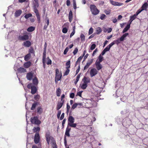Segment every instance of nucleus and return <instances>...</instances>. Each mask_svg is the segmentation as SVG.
<instances>
[{
	"label": "nucleus",
	"mask_w": 148,
	"mask_h": 148,
	"mask_svg": "<svg viewBox=\"0 0 148 148\" xmlns=\"http://www.w3.org/2000/svg\"><path fill=\"white\" fill-rule=\"evenodd\" d=\"M79 78H80V75H78L75 81L74 82V83L75 84H76L77 83V82L79 80Z\"/></svg>",
	"instance_id": "nucleus-43"
},
{
	"label": "nucleus",
	"mask_w": 148,
	"mask_h": 148,
	"mask_svg": "<svg viewBox=\"0 0 148 148\" xmlns=\"http://www.w3.org/2000/svg\"><path fill=\"white\" fill-rule=\"evenodd\" d=\"M106 15L104 14H102L101 15L100 18L101 20H103L104 19Z\"/></svg>",
	"instance_id": "nucleus-52"
},
{
	"label": "nucleus",
	"mask_w": 148,
	"mask_h": 148,
	"mask_svg": "<svg viewBox=\"0 0 148 148\" xmlns=\"http://www.w3.org/2000/svg\"><path fill=\"white\" fill-rule=\"evenodd\" d=\"M68 30V29H67L66 27H64L62 29V32L63 33L66 34Z\"/></svg>",
	"instance_id": "nucleus-42"
},
{
	"label": "nucleus",
	"mask_w": 148,
	"mask_h": 148,
	"mask_svg": "<svg viewBox=\"0 0 148 148\" xmlns=\"http://www.w3.org/2000/svg\"><path fill=\"white\" fill-rule=\"evenodd\" d=\"M70 61H69L68 62H67L66 63V65L67 66V67H66V68H69L70 66Z\"/></svg>",
	"instance_id": "nucleus-45"
},
{
	"label": "nucleus",
	"mask_w": 148,
	"mask_h": 148,
	"mask_svg": "<svg viewBox=\"0 0 148 148\" xmlns=\"http://www.w3.org/2000/svg\"><path fill=\"white\" fill-rule=\"evenodd\" d=\"M31 65V62L30 61L26 62L24 64V67L25 68H29Z\"/></svg>",
	"instance_id": "nucleus-26"
},
{
	"label": "nucleus",
	"mask_w": 148,
	"mask_h": 148,
	"mask_svg": "<svg viewBox=\"0 0 148 148\" xmlns=\"http://www.w3.org/2000/svg\"><path fill=\"white\" fill-rule=\"evenodd\" d=\"M30 119L31 122L33 124L39 125L41 123V121L38 119V117L36 116L32 117Z\"/></svg>",
	"instance_id": "nucleus-8"
},
{
	"label": "nucleus",
	"mask_w": 148,
	"mask_h": 148,
	"mask_svg": "<svg viewBox=\"0 0 148 148\" xmlns=\"http://www.w3.org/2000/svg\"><path fill=\"white\" fill-rule=\"evenodd\" d=\"M47 64H48V65H49V64H51V60L49 59L47 63Z\"/></svg>",
	"instance_id": "nucleus-57"
},
{
	"label": "nucleus",
	"mask_w": 148,
	"mask_h": 148,
	"mask_svg": "<svg viewBox=\"0 0 148 148\" xmlns=\"http://www.w3.org/2000/svg\"><path fill=\"white\" fill-rule=\"evenodd\" d=\"M73 6L74 9L76 10L77 8V7L75 0H73Z\"/></svg>",
	"instance_id": "nucleus-48"
},
{
	"label": "nucleus",
	"mask_w": 148,
	"mask_h": 148,
	"mask_svg": "<svg viewBox=\"0 0 148 148\" xmlns=\"http://www.w3.org/2000/svg\"><path fill=\"white\" fill-rule=\"evenodd\" d=\"M82 81L83 82H84V83L87 84L88 83H89L90 82V80L89 78L84 77V78L83 79Z\"/></svg>",
	"instance_id": "nucleus-21"
},
{
	"label": "nucleus",
	"mask_w": 148,
	"mask_h": 148,
	"mask_svg": "<svg viewBox=\"0 0 148 148\" xmlns=\"http://www.w3.org/2000/svg\"><path fill=\"white\" fill-rule=\"evenodd\" d=\"M87 86V84L85 83H84V82H83L81 84L80 86V88L83 89H85Z\"/></svg>",
	"instance_id": "nucleus-19"
},
{
	"label": "nucleus",
	"mask_w": 148,
	"mask_h": 148,
	"mask_svg": "<svg viewBox=\"0 0 148 148\" xmlns=\"http://www.w3.org/2000/svg\"><path fill=\"white\" fill-rule=\"evenodd\" d=\"M96 47V45L94 44H92L90 47V49L91 50H93Z\"/></svg>",
	"instance_id": "nucleus-49"
},
{
	"label": "nucleus",
	"mask_w": 148,
	"mask_h": 148,
	"mask_svg": "<svg viewBox=\"0 0 148 148\" xmlns=\"http://www.w3.org/2000/svg\"><path fill=\"white\" fill-rule=\"evenodd\" d=\"M33 84L35 86L37 85L38 84V80L36 77H34L32 79Z\"/></svg>",
	"instance_id": "nucleus-22"
},
{
	"label": "nucleus",
	"mask_w": 148,
	"mask_h": 148,
	"mask_svg": "<svg viewBox=\"0 0 148 148\" xmlns=\"http://www.w3.org/2000/svg\"><path fill=\"white\" fill-rule=\"evenodd\" d=\"M148 6V5L147 3H145L142 5V10H145L147 8V6Z\"/></svg>",
	"instance_id": "nucleus-30"
},
{
	"label": "nucleus",
	"mask_w": 148,
	"mask_h": 148,
	"mask_svg": "<svg viewBox=\"0 0 148 148\" xmlns=\"http://www.w3.org/2000/svg\"><path fill=\"white\" fill-rule=\"evenodd\" d=\"M32 16V15L31 14H28L25 15V17L26 19H27L31 17Z\"/></svg>",
	"instance_id": "nucleus-46"
},
{
	"label": "nucleus",
	"mask_w": 148,
	"mask_h": 148,
	"mask_svg": "<svg viewBox=\"0 0 148 148\" xmlns=\"http://www.w3.org/2000/svg\"><path fill=\"white\" fill-rule=\"evenodd\" d=\"M64 145L65 146H66L67 145V142H66V138L65 136H64Z\"/></svg>",
	"instance_id": "nucleus-61"
},
{
	"label": "nucleus",
	"mask_w": 148,
	"mask_h": 148,
	"mask_svg": "<svg viewBox=\"0 0 148 148\" xmlns=\"http://www.w3.org/2000/svg\"><path fill=\"white\" fill-rule=\"evenodd\" d=\"M62 76V73L61 71H60L58 69L56 70V77L55 81L56 83L58 81H60Z\"/></svg>",
	"instance_id": "nucleus-5"
},
{
	"label": "nucleus",
	"mask_w": 148,
	"mask_h": 148,
	"mask_svg": "<svg viewBox=\"0 0 148 148\" xmlns=\"http://www.w3.org/2000/svg\"><path fill=\"white\" fill-rule=\"evenodd\" d=\"M31 45V42L28 40L26 41L23 43V45L27 47H29Z\"/></svg>",
	"instance_id": "nucleus-20"
},
{
	"label": "nucleus",
	"mask_w": 148,
	"mask_h": 148,
	"mask_svg": "<svg viewBox=\"0 0 148 148\" xmlns=\"http://www.w3.org/2000/svg\"><path fill=\"white\" fill-rule=\"evenodd\" d=\"M78 51V49L77 48H75L73 51V55H75L76 54Z\"/></svg>",
	"instance_id": "nucleus-51"
},
{
	"label": "nucleus",
	"mask_w": 148,
	"mask_h": 148,
	"mask_svg": "<svg viewBox=\"0 0 148 148\" xmlns=\"http://www.w3.org/2000/svg\"><path fill=\"white\" fill-rule=\"evenodd\" d=\"M110 2L112 5L115 6H121L123 5V3L115 1L112 0H109Z\"/></svg>",
	"instance_id": "nucleus-9"
},
{
	"label": "nucleus",
	"mask_w": 148,
	"mask_h": 148,
	"mask_svg": "<svg viewBox=\"0 0 148 148\" xmlns=\"http://www.w3.org/2000/svg\"><path fill=\"white\" fill-rule=\"evenodd\" d=\"M46 50H44L43 57H42V60H46Z\"/></svg>",
	"instance_id": "nucleus-39"
},
{
	"label": "nucleus",
	"mask_w": 148,
	"mask_h": 148,
	"mask_svg": "<svg viewBox=\"0 0 148 148\" xmlns=\"http://www.w3.org/2000/svg\"><path fill=\"white\" fill-rule=\"evenodd\" d=\"M27 87L28 88L31 90V93L32 94H34L36 92L37 90L36 88L32 83L29 84L27 86Z\"/></svg>",
	"instance_id": "nucleus-6"
},
{
	"label": "nucleus",
	"mask_w": 148,
	"mask_h": 148,
	"mask_svg": "<svg viewBox=\"0 0 148 148\" xmlns=\"http://www.w3.org/2000/svg\"><path fill=\"white\" fill-rule=\"evenodd\" d=\"M19 66L18 64L17 63H16L14 66V69L15 71H16L18 69V67Z\"/></svg>",
	"instance_id": "nucleus-38"
},
{
	"label": "nucleus",
	"mask_w": 148,
	"mask_h": 148,
	"mask_svg": "<svg viewBox=\"0 0 148 148\" xmlns=\"http://www.w3.org/2000/svg\"><path fill=\"white\" fill-rule=\"evenodd\" d=\"M103 57H102V56L101 55H100L99 56L98 59L96 60V62H97L99 63H101L103 61Z\"/></svg>",
	"instance_id": "nucleus-28"
},
{
	"label": "nucleus",
	"mask_w": 148,
	"mask_h": 148,
	"mask_svg": "<svg viewBox=\"0 0 148 148\" xmlns=\"http://www.w3.org/2000/svg\"><path fill=\"white\" fill-rule=\"evenodd\" d=\"M40 140V136L39 133H36L35 134L34 139V141L35 143L37 144L38 143L39 141Z\"/></svg>",
	"instance_id": "nucleus-11"
},
{
	"label": "nucleus",
	"mask_w": 148,
	"mask_h": 148,
	"mask_svg": "<svg viewBox=\"0 0 148 148\" xmlns=\"http://www.w3.org/2000/svg\"><path fill=\"white\" fill-rule=\"evenodd\" d=\"M98 73L97 69L95 68L91 69L90 72V74L91 77H93L96 75Z\"/></svg>",
	"instance_id": "nucleus-10"
},
{
	"label": "nucleus",
	"mask_w": 148,
	"mask_h": 148,
	"mask_svg": "<svg viewBox=\"0 0 148 148\" xmlns=\"http://www.w3.org/2000/svg\"><path fill=\"white\" fill-rule=\"evenodd\" d=\"M22 11L21 10H17L15 13V16L18 17L21 14Z\"/></svg>",
	"instance_id": "nucleus-25"
},
{
	"label": "nucleus",
	"mask_w": 148,
	"mask_h": 148,
	"mask_svg": "<svg viewBox=\"0 0 148 148\" xmlns=\"http://www.w3.org/2000/svg\"><path fill=\"white\" fill-rule=\"evenodd\" d=\"M31 57V54L30 53H28L24 57V59L26 61H28Z\"/></svg>",
	"instance_id": "nucleus-31"
},
{
	"label": "nucleus",
	"mask_w": 148,
	"mask_h": 148,
	"mask_svg": "<svg viewBox=\"0 0 148 148\" xmlns=\"http://www.w3.org/2000/svg\"><path fill=\"white\" fill-rule=\"evenodd\" d=\"M83 56H80L78 58V59L76 62V65L77 64L78 62H79L82 59Z\"/></svg>",
	"instance_id": "nucleus-47"
},
{
	"label": "nucleus",
	"mask_w": 148,
	"mask_h": 148,
	"mask_svg": "<svg viewBox=\"0 0 148 148\" xmlns=\"http://www.w3.org/2000/svg\"><path fill=\"white\" fill-rule=\"evenodd\" d=\"M69 126H67V127L66 128V131L67 132H70V131L71 130V128H69L68 127Z\"/></svg>",
	"instance_id": "nucleus-62"
},
{
	"label": "nucleus",
	"mask_w": 148,
	"mask_h": 148,
	"mask_svg": "<svg viewBox=\"0 0 148 148\" xmlns=\"http://www.w3.org/2000/svg\"><path fill=\"white\" fill-rule=\"evenodd\" d=\"M130 27V24H127V26L124 28V29L122 31V33H124L126 32H127Z\"/></svg>",
	"instance_id": "nucleus-23"
},
{
	"label": "nucleus",
	"mask_w": 148,
	"mask_h": 148,
	"mask_svg": "<svg viewBox=\"0 0 148 148\" xmlns=\"http://www.w3.org/2000/svg\"><path fill=\"white\" fill-rule=\"evenodd\" d=\"M34 12L35 13L38 22L40 23V15L38 12V10L37 8L39 6V4L38 2H35L34 3Z\"/></svg>",
	"instance_id": "nucleus-1"
},
{
	"label": "nucleus",
	"mask_w": 148,
	"mask_h": 148,
	"mask_svg": "<svg viewBox=\"0 0 148 148\" xmlns=\"http://www.w3.org/2000/svg\"><path fill=\"white\" fill-rule=\"evenodd\" d=\"M42 112V109L41 107H38L37 109V112L40 114Z\"/></svg>",
	"instance_id": "nucleus-40"
},
{
	"label": "nucleus",
	"mask_w": 148,
	"mask_h": 148,
	"mask_svg": "<svg viewBox=\"0 0 148 148\" xmlns=\"http://www.w3.org/2000/svg\"><path fill=\"white\" fill-rule=\"evenodd\" d=\"M86 102L87 104H88V107H95L97 106V103L92 99H87L86 100Z\"/></svg>",
	"instance_id": "nucleus-4"
},
{
	"label": "nucleus",
	"mask_w": 148,
	"mask_h": 148,
	"mask_svg": "<svg viewBox=\"0 0 148 148\" xmlns=\"http://www.w3.org/2000/svg\"><path fill=\"white\" fill-rule=\"evenodd\" d=\"M95 64L96 65V68L98 71H99L102 68V66L100 64V63L96 62Z\"/></svg>",
	"instance_id": "nucleus-14"
},
{
	"label": "nucleus",
	"mask_w": 148,
	"mask_h": 148,
	"mask_svg": "<svg viewBox=\"0 0 148 148\" xmlns=\"http://www.w3.org/2000/svg\"><path fill=\"white\" fill-rule=\"evenodd\" d=\"M69 49V48L68 47H67L64 50V54H66L67 53V52L68 51Z\"/></svg>",
	"instance_id": "nucleus-53"
},
{
	"label": "nucleus",
	"mask_w": 148,
	"mask_h": 148,
	"mask_svg": "<svg viewBox=\"0 0 148 148\" xmlns=\"http://www.w3.org/2000/svg\"><path fill=\"white\" fill-rule=\"evenodd\" d=\"M80 38L81 39V41L84 42L85 40V36L84 34H81L80 36Z\"/></svg>",
	"instance_id": "nucleus-33"
},
{
	"label": "nucleus",
	"mask_w": 148,
	"mask_h": 148,
	"mask_svg": "<svg viewBox=\"0 0 148 148\" xmlns=\"http://www.w3.org/2000/svg\"><path fill=\"white\" fill-rule=\"evenodd\" d=\"M35 29V27H31L28 28L27 31L29 32H32L34 31Z\"/></svg>",
	"instance_id": "nucleus-34"
},
{
	"label": "nucleus",
	"mask_w": 148,
	"mask_h": 148,
	"mask_svg": "<svg viewBox=\"0 0 148 148\" xmlns=\"http://www.w3.org/2000/svg\"><path fill=\"white\" fill-rule=\"evenodd\" d=\"M129 35V34L127 33H125L123 34L122 36L120 38V39L121 41H123L125 39V38H126Z\"/></svg>",
	"instance_id": "nucleus-24"
},
{
	"label": "nucleus",
	"mask_w": 148,
	"mask_h": 148,
	"mask_svg": "<svg viewBox=\"0 0 148 148\" xmlns=\"http://www.w3.org/2000/svg\"><path fill=\"white\" fill-rule=\"evenodd\" d=\"M67 69L64 73V75H68L69 73L70 70L69 68H66Z\"/></svg>",
	"instance_id": "nucleus-41"
},
{
	"label": "nucleus",
	"mask_w": 148,
	"mask_h": 148,
	"mask_svg": "<svg viewBox=\"0 0 148 148\" xmlns=\"http://www.w3.org/2000/svg\"><path fill=\"white\" fill-rule=\"evenodd\" d=\"M45 137L46 139L48 145L50 144H53L55 143V141L52 136L50 135V133L49 132L46 133L45 135Z\"/></svg>",
	"instance_id": "nucleus-2"
},
{
	"label": "nucleus",
	"mask_w": 148,
	"mask_h": 148,
	"mask_svg": "<svg viewBox=\"0 0 148 148\" xmlns=\"http://www.w3.org/2000/svg\"><path fill=\"white\" fill-rule=\"evenodd\" d=\"M90 8L92 14L96 15L99 13V11L95 5H90Z\"/></svg>",
	"instance_id": "nucleus-7"
},
{
	"label": "nucleus",
	"mask_w": 148,
	"mask_h": 148,
	"mask_svg": "<svg viewBox=\"0 0 148 148\" xmlns=\"http://www.w3.org/2000/svg\"><path fill=\"white\" fill-rule=\"evenodd\" d=\"M93 32V29L92 27H90L89 30L88 34L89 35L91 34Z\"/></svg>",
	"instance_id": "nucleus-50"
},
{
	"label": "nucleus",
	"mask_w": 148,
	"mask_h": 148,
	"mask_svg": "<svg viewBox=\"0 0 148 148\" xmlns=\"http://www.w3.org/2000/svg\"><path fill=\"white\" fill-rule=\"evenodd\" d=\"M103 30L105 32H107L108 33H109L111 32L112 29L111 28H104Z\"/></svg>",
	"instance_id": "nucleus-29"
},
{
	"label": "nucleus",
	"mask_w": 148,
	"mask_h": 148,
	"mask_svg": "<svg viewBox=\"0 0 148 148\" xmlns=\"http://www.w3.org/2000/svg\"><path fill=\"white\" fill-rule=\"evenodd\" d=\"M136 17V14H134V15L130 16V19L129 20V23H128V24H130V25L131 24V23L134 20Z\"/></svg>",
	"instance_id": "nucleus-18"
},
{
	"label": "nucleus",
	"mask_w": 148,
	"mask_h": 148,
	"mask_svg": "<svg viewBox=\"0 0 148 148\" xmlns=\"http://www.w3.org/2000/svg\"><path fill=\"white\" fill-rule=\"evenodd\" d=\"M61 89L59 88H58L57 89L56 91V93L58 97L60 96L61 94Z\"/></svg>",
	"instance_id": "nucleus-32"
},
{
	"label": "nucleus",
	"mask_w": 148,
	"mask_h": 148,
	"mask_svg": "<svg viewBox=\"0 0 148 148\" xmlns=\"http://www.w3.org/2000/svg\"><path fill=\"white\" fill-rule=\"evenodd\" d=\"M67 111L68 112L69 111L70 107L69 105H68V104H67Z\"/></svg>",
	"instance_id": "nucleus-60"
},
{
	"label": "nucleus",
	"mask_w": 148,
	"mask_h": 148,
	"mask_svg": "<svg viewBox=\"0 0 148 148\" xmlns=\"http://www.w3.org/2000/svg\"><path fill=\"white\" fill-rule=\"evenodd\" d=\"M63 101L58 102L57 104L56 108L57 110H59L62 106Z\"/></svg>",
	"instance_id": "nucleus-16"
},
{
	"label": "nucleus",
	"mask_w": 148,
	"mask_h": 148,
	"mask_svg": "<svg viewBox=\"0 0 148 148\" xmlns=\"http://www.w3.org/2000/svg\"><path fill=\"white\" fill-rule=\"evenodd\" d=\"M69 21L71 22L72 21L73 18V14L71 10L70 11L69 15Z\"/></svg>",
	"instance_id": "nucleus-27"
},
{
	"label": "nucleus",
	"mask_w": 148,
	"mask_h": 148,
	"mask_svg": "<svg viewBox=\"0 0 148 148\" xmlns=\"http://www.w3.org/2000/svg\"><path fill=\"white\" fill-rule=\"evenodd\" d=\"M33 131L34 132H39L40 130V128L39 127H34L33 129Z\"/></svg>",
	"instance_id": "nucleus-35"
},
{
	"label": "nucleus",
	"mask_w": 148,
	"mask_h": 148,
	"mask_svg": "<svg viewBox=\"0 0 148 148\" xmlns=\"http://www.w3.org/2000/svg\"><path fill=\"white\" fill-rule=\"evenodd\" d=\"M37 105V103H33L32 106V107L31 108V110H34L35 108L36 107V106Z\"/></svg>",
	"instance_id": "nucleus-37"
},
{
	"label": "nucleus",
	"mask_w": 148,
	"mask_h": 148,
	"mask_svg": "<svg viewBox=\"0 0 148 148\" xmlns=\"http://www.w3.org/2000/svg\"><path fill=\"white\" fill-rule=\"evenodd\" d=\"M98 51V50L97 49H96L93 52L92 54V56H94L96 53Z\"/></svg>",
	"instance_id": "nucleus-64"
},
{
	"label": "nucleus",
	"mask_w": 148,
	"mask_h": 148,
	"mask_svg": "<svg viewBox=\"0 0 148 148\" xmlns=\"http://www.w3.org/2000/svg\"><path fill=\"white\" fill-rule=\"evenodd\" d=\"M19 40H25L29 39V36L27 35H25L23 36H19L18 37Z\"/></svg>",
	"instance_id": "nucleus-13"
},
{
	"label": "nucleus",
	"mask_w": 148,
	"mask_h": 148,
	"mask_svg": "<svg viewBox=\"0 0 148 148\" xmlns=\"http://www.w3.org/2000/svg\"><path fill=\"white\" fill-rule=\"evenodd\" d=\"M101 28L99 27L97 28V32L98 33V34H99L100 33H101Z\"/></svg>",
	"instance_id": "nucleus-58"
},
{
	"label": "nucleus",
	"mask_w": 148,
	"mask_h": 148,
	"mask_svg": "<svg viewBox=\"0 0 148 148\" xmlns=\"http://www.w3.org/2000/svg\"><path fill=\"white\" fill-rule=\"evenodd\" d=\"M121 41H122L121 40L120 38L118 39L117 40H115L113 42H114L115 44H116L118 45L120 43Z\"/></svg>",
	"instance_id": "nucleus-36"
},
{
	"label": "nucleus",
	"mask_w": 148,
	"mask_h": 148,
	"mask_svg": "<svg viewBox=\"0 0 148 148\" xmlns=\"http://www.w3.org/2000/svg\"><path fill=\"white\" fill-rule=\"evenodd\" d=\"M83 91H80L79 92H78L77 93V95L79 96L80 97H81L82 93Z\"/></svg>",
	"instance_id": "nucleus-55"
},
{
	"label": "nucleus",
	"mask_w": 148,
	"mask_h": 148,
	"mask_svg": "<svg viewBox=\"0 0 148 148\" xmlns=\"http://www.w3.org/2000/svg\"><path fill=\"white\" fill-rule=\"evenodd\" d=\"M115 43L114 42H112L110 44L108 45L104 49V50L106 52L109 50L110 48Z\"/></svg>",
	"instance_id": "nucleus-15"
},
{
	"label": "nucleus",
	"mask_w": 148,
	"mask_h": 148,
	"mask_svg": "<svg viewBox=\"0 0 148 148\" xmlns=\"http://www.w3.org/2000/svg\"><path fill=\"white\" fill-rule=\"evenodd\" d=\"M75 33V31H73L71 32L70 35V37L71 38L74 35Z\"/></svg>",
	"instance_id": "nucleus-63"
},
{
	"label": "nucleus",
	"mask_w": 148,
	"mask_h": 148,
	"mask_svg": "<svg viewBox=\"0 0 148 148\" xmlns=\"http://www.w3.org/2000/svg\"><path fill=\"white\" fill-rule=\"evenodd\" d=\"M77 106V103H75L74 104L71 108V110H73Z\"/></svg>",
	"instance_id": "nucleus-44"
},
{
	"label": "nucleus",
	"mask_w": 148,
	"mask_h": 148,
	"mask_svg": "<svg viewBox=\"0 0 148 148\" xmlns=\"http://www.w3.org/2000/svg\"><path fill=\"white\" fill-rule=\"evenodd\" d=\"M75 96V94L73 93H72L70 94V97L72 98H73Z\"/></svg>",
	"instance_id": "nucleus-59"
},
{
	"label": "nucleus",
	"mask_w": 148,
	"mask_h": 148,
	"mask_svg": "<svg viewBox=\"0 0 148 148\" xmlns=\"http://www.w3.org/2000/svg\"><path fill=\"white\" fill-rule=\"evenodd\" d=\"M52 148H57V145L56 143H54L52 144Z\"/></svg>",
	"instance_id": "nucleus-54"
},
{
	"label": "nucleus",
	"mask_w": 148,
	"mask_h": 148,
	"mask_svg": "<svg viewBox=\"0 0 148 148\" xmlns=\"http://www.w3.org/2000/svg\"><path fill=\"white\" fill-rule=\"evenodd\" d=\"M33 77V74L32 73H29L27 74L26 77L29 80H31Z\"/></svg>",
	"instance_id": "nucleus-17"
},
{
	"label": "nucleus",
	"mask_w": 148,
	"mask_h": 148,
	"mask_svg": "<svg viewBox=\"0 0 148 148\" xmlns=\"http://www.w3.org/2000/svg\"><path fill=\"white\" fill-rule=\"evenodd\" d=\"M75 119L72 116H69L68 119V126L71 127H75L77 126V124L74 123Z\"/></svg>",
	"instance_id": "nucleus-3"
},
{
	"label": "nucleus",
	"mask_w": 148,
	"mask_h": 148,
	"mask_svg": "<svg viewBox=\"0 0 148 148\" xmlns=\"http://www.w3.org/2000/svg\"><path fill=\"white\" fill-rule=\"evenodd\" d=\"M93 61V59H91L89 60H88V62H87L86 64L84 66V70H85L87 69L89 66L92 63Z\"/></svg>",
	"instance_id": "nucleus-12"
},
{
	"label": "nucleus",
	"mask_w": 148,
	"mask_h": 148,
	"mask_svg": "<svg viewBox=\"0 0 148 148\" xmlns=\"http://www.w3.org/2000/svg\"><path fill=\"white\" fill-rule=\"evenodd\" d=\"M46 22V24L49 25V20L48 18H46L45 20Z\"/></svg>",
	"instance_id": "nucleus-56"
}]
</instances>
